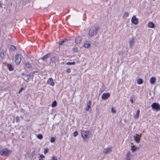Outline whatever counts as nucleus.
Here are the masks:
<instances>
[{
    "instance_id": "nucleus-1",
    "label": "nucleus",
    "mask_w": 160,
    "mask_h": 160,
    "mask_svg": "<svg viewBox=\"0 0 160 160\" xmlns=\"http://www.w3.org/2000/svg\"><path fill=\"white\" fill-rule=\"evenodd\" d=\"M81 134L83 140L85 141L86 139L89 138V135L90 134V132L88 130H80Z\"/></svg>"
},
{
    "instance_id": "nucleus-2",
    "label": "nucleus",
    "mask_w": 160,
    "mask_h": 160,
    "mask_svg": "<svg viewBox=\"0 0 160 160\" xmlns=\"http://www.w3.org/2000/svg\"><path fill=\"white\" fill-rule=\"evenodd\" d=\"M99 30V28L98 27H92L89 32V35L92 37L95 34H97Z\"/></svg>"
},
{
    "instance_id": "nucleus-3",
    "label": "nucleus",
    "mask_w": 160,
    "mask_h": 160,
    "mask_svg": "<svg viewBox=\"0 0 160 160\" xmlns=\"http://www.w3.org/2000/svg\"><path fill=\"white\" fill-rule=\"evenodd\" d=\"M11 152V150L7 148L3 149L0 151V154L3 156H8L10 154Z\"/></svg>"
},
{
    "instance_id": "nucleus-4",
    "label": "nucleus",
    "mask_w": 160,
    "mask_h": 160,
    "mask_svg": "<svg viewBox=\"0 0 160 160\" xmlns=\"http://www.w3.org/2000/svg\"><path fill=\"white\" fill-rule=\"evenodd\" d=\"M21 60V54L17 53L15 55V62L17 65H18L20 62Z\"/></svg>"
},
{
    "instance_id": "nucleus-5",
    "label": "nucleus",
    "mask_w": 160,
    "mask_h": 160,
    "mask_svg": "<svg viewBox=\"0 0 160 160\" xmlns=\"http://www.w3.org/2000/svg\"><path fill=\"white\" fill-rule=\"evenodd\" d=\"M151 107L152 109L158 111L160 110V105L158 103L154 102L151 105Z\"/></svg>"
},
{
    "instance_id": "nucleus-6",
    "label": "nucleus",
    "mask_w": 160,
    "mask_h": 160,
    "mask_svg": "<svg viewBox=\"0 0 160 160\" xmlns=\"http://www.w3.org/2000/svg\"><path fill=\"white\" fill-rule=\"evenodd\" d=\"M129 47L130 48H132L133 46L134 45L135 43V38L134 37H132L130 40L129 42Z\"/></svg>"
},
{
    "instance_id": "nucleus-7",
    "label": "nucleus",
    "mask_w": 160,
    "mask_h": 160,
    "mask_svg": "<svg viewBox=\"0 0 160 160\" xmlns=\"http://www.w3.org/2000/svg\"><path fill=\"white\" fill-rule=\"evenodd\" d=\"M33 72H31L29 74L25 75V77L27 78L26 79H24L26 82H28L30 79L32 78L33 77Z\"/></svg>"
},
{
    "instance_id": "nucleus-8",
    "label": "nucleus",
    "mask_w": 160,
    "mask_h": 160,
    "mask_svg": "<svg viewBox=\"0 0 160 160\" xmlns=\"http://www.w3.org/2000/svg\"><path fill=\"white\" fill-rule=\"evenodd\" d=\"M31 64L28 62H26L24 63V65L27 68H29L32 67V66H34L35 64L33 63V61L32 60L31 61Z\"/></svg>"
},
{
    "instance_id": "nucleus-9",
    "label": "nucleus",
    "mask_w": 160,
    "mask_h": 160,
    "mask_svg": "<svg viewBox=\"0 0 160 160\" xmlns=\"http://www.w3.org/2000/svg\"><path fill=\"white\" fill-rule=\"evenodd\" d=\"M131 21L135 25H137L138 23V20L135 15L132 16Z\"/></svg>"
},
{
    "instance_id": "nucleus-10",
    "label": "nucleus",
    "mask_w": 160,
    "mask_h": 160,
    "mask_svg": "<svg viewBox=\"0 0 160 160\" xmlns=\"http://www.w3.org/2000/svg\"><path fill=\"white\" fill-rule=\"evenodd\" d=\"M125 156L126 157L125 159L126 160H130L133 157V155L131 154L130 151L127 152Z\"/></svg>"
},
{
    "instance_id": "nucleus-11",
    "label": "nucleus",
    "mask_w": 160,
    "mask_h": 160,
    "mask_svg": "<svg viewBox=\"0 0 160 160\" xmlns=\"http://www.w3.org/2000/svg\"><path fill=\"white\" fill-rule=\"evenodd\" d=\"M112 146L109 147L104 149L103 152L107 154L111 152L112 151Z\"/></svg>"
},
{
    "instance_id": "nucleus-12",
    "label": "nucleus",
    "mask_w": 160,
    "mask_h": 160,
    "mask_svg": "<svg viewBox=\"0 0 160 160\" xmlns=\"http://www.w3.org/2000/svg\"><path fill=\"white\" fill-rule=\"evenodd\" d=\"M110 96V94L109 93H104L102 96L101 98L103 100H106Z\"/></svg>"
},
{
    "instance_id": "nucleus-13",
    "label": "nucleus",
    "mask_w": 160,
    "mask_h": 160,
    "mask_svg": "<svg viewBox=\"0 0 160 160\" xmlns=\"http://www.w3.org/2000/svg\"><path fill=\"white\" fill-rule=\"evenodd\" d=\"M47 84L52 86H53L54 85V82L52 78H50L48 79L47 82Z\"/></svg>"
},
{
    "instance_id": "nucleus-14",
    "label": "nucleus",
    "mask_w": 160,
    "mask_h": 160,
    "mask_svg": "<svg viewBox=\"0 0 160 160\" xmlns=\"http://www.w3.org/2000/svg\"><path fill=\"white\" fill-rule=\"evenodd\" d=\"M140 136H139L137 134H136L133 136L134 140L137 142H138L140 140Z\"/></svg>"
},
{
    "instance_id": "nucleus-15",
    "label": "nucleus",
    "mask_w": 160,
    "mask_h": 160,
    "mask_svg": "<svg viewBox=\"0 0 160 160\" xmlns=\"http://www.w3.org/2000/svg\"><path fill=\"white\" fill-rule=\"evenodd\" d=\"M132 144L133 145H132L131 146V150L132 152H133L136 151V150L139 149V148L133 145L132 143Z\"/></svg>"
},
{
    "instance_id": "nucleus-16",
    "label": "nucleus",
    "mask_w": 160,
    "mask_h": 160,
    "mask_svg": "<svg viewBox=\"0 0 160 160\" xmlns=\"http://www.w3.org/2000/svg\"><path fill=\"white\" fill-rule=\"evenodd\" d=\"M82 39V38L80 37H77L75 39V42L76 44L77 45L79 44L80 43Z\"/></svg>"
},
{
    "instance_id": "nucleus-17",
    "label": "nucleus",
    "mask_w": 160,
    "mask_h": 160,
    "mask_svg": "<svg viewBox=\"0 0 160 160\" xmlns=\"http://www.w3.org/2000/svg\"><path fill=\"white\" fill-rule=\"evenodd\" d=\"M91 45V43L89 41H85L84 43L83 47L85 48H89Z\"/></svg>"
},
{
    "instance_id": "nucleus-18",
    "label": "nucleus",
    "mask_w": 160,
    "mask_h": 160,
    "mask_svg": "<svg viewBox=\"0 0 160 160\" xmlns=\"http://www.w3.org/2000/svg\"><path fill=\"white\" fill-rule=\"evenodd\" d=\"M140 113V111L139 110H137L136 113L134 116V118L135 119H137L139 118V115Z\"/></svg>"
},
{
    "instance_id": "nucleus-19",
    "label": "nucleus",
    "mask_w": 160,
    "mask_h": 160,
    "mask_svg": "<svg viewBox=\"0 0 160 160\" xmlns=\"http://www.w3.org/2000/svg\"><path fill=\"white\" fill-rule=\"evenodd\" d=\"M148 26L151 28H154L155 27V24L152 22H149L148 24Z\"/></svg>"
},
{
    "instance_id": "nucleus-20",
    "label": "nucleus",
    "mask_w": 160,
    "mask_h": 160,
    "mask_svg": "<svg viewBox=\"0 0 160 160\" xmlns=\"http://www.w3.org/2000/svg\"><path fill=\"white\" fill-rule=\"evenodd\" d=\"M91 102L89 100L87 103V106L88 107V108H85V110L86 111H88L89 108L91 107Z\"/></svg>"
},
{
    "instance_id": "nucleus-21",
    "label": "nucleus",
    "mask_w": 160,
    "mask_h": 160,
    "mask_svg": "<svg viewBox=\"0 0 160 160\" xmlns=\"http://www.w3.org/2000/svg\"><path fill=\"white\" fill-rule=\"evenodd\" d=\"M156 81V78L154 77H152L150 80V82L151 84H153L155 83Z\"/></svg>"
},
{
    "instance_id": "nucleus-22",
    "label": "nucleus",
    "mask_w": 160,
    "mask_h": 160,
    "mask_svg": "<svg viewBox=\"0 0 160 160\" xmlns=\"http://www.w3.org/2000/svg\"><path fill=\"white\" fill-rule=\"evenodd\" d=\"M8 68L9 70L10 71H12L13 70V68L12 66L10 64H8Z\"/></svg>"
},
{
    "instance_id": "nucleus-23",
    "label": "nucleus",
    "mask_w": 160,
    "mask_h": 160,
    "mask_svg": "<svg viewBox=\"0 0 160 160\" xmlns=\"http://www.w3.org/2000/svg\"><path fill=\"white\" fill-rule=\"evenodd\" d=\"M50 54L48 53V54H46V55L44 56H43L42 58V59L43 60H46L47 58L48 57H49L50 56Z\"/></svg>"
},
{
    "instance_id": "nucleus-24",
    "label": "nucleus",
    "mask_w": 160,
    "mask_h": 160,
    "mask_svg": "<svg viewBox=\"0 0 160 160\" xmlns=\"http://www.w3.org/2000/svg\"><path fill=\"white\" fill-rule=\"evenodd\" d=\"M137 82L138 84H140L142 83V80L141 79H138L137 80Z\"/></svg>"
},
{
    "instance_id": "nucleus-25",
    "label": "nucleus",
    "mask_w": 160,
    "mask_h": 160,
    "mask_svg": "<svg viewBox=\"0 0 160 160\" xmlns=\"http://www.w3.org/2000/svg\"><path fill=\"white\" fill-rule=\"evenodd\" d=\"M129 15L128 12H126L123 15V18H127Z\"/></svg>"
},
{
    "instance_id": "nucleus-26",
    "label": "nucleus",
    "mask_w": 160,
    "mask_h": 160,
    "mask_svg": "<svg viewBox=\"0 0 160 160\" xmlns=\"http://www.w3.org/2000/svg\"><path fill=\"white\" fill-rule=\"evenodd\" d=\"M57 105V102L56 101H54L52 103V107H54Z\"/></svg>"
},
{
    "instance_id": "nucleus-27",
    "label": "nucleus",
    "mask_w": 160,
    "mask_h": 160,
    "mask_svg": "<svg viewBox=\"0 0 160 160\" xmlns=\"http://www.w3.org/2000/svg\"><path fill=\"white\" fill-rule=\"evenodd\" d=\"M10 49H11L12 51H15L16 50V48L13 45H12L11 46V47L10 48Z\"/></svg>"
},
{
    "instance_id": "nucleus-28",
    "label": "nucleus",
    "mask_w": 160,
    "mask_h": 160,
    "mask_svg": "<svg viewBox=\"0 0 160 160\" xmlns=\"http://www.w3.org/2000/svg\"><path fill=\"white\" fill-rule=\"evenodd\" d=\"M66 64L68 65H75V63L74 62H68Z\"/></svg>"
},
{
    "instance_id": "nucleus-29",
    "label": "nucleus",
    "mask_w": 160,
    "mask_h": 160,
    "mask_svg": "<svg viewBox=\"0 0 160 160\" xmlns=\"http://www.w3.org/2000/svg\"><path fill=\"white\" fill-rule=\"evenodd\" d=\"M51 60L52 62H55L56 60V58L55 57H53L51 58Z\"/></svg>"
},
{
    "instance_id": "nucleus-30",
    "label": "nucleus",
    "mask_w": 160,
    "mask_h": 160,
    "mask_svg": "<svg viewBox=\"0 0 160 160\" xmlns=\"http://www.w3.org/2000/svg\"><path fill=\"white\" fill-rule=\"evenodd\" d=\"M55 140V138L54 137H52L50 139V142H53Z\"/></svg>"
},
{
    "instance_id": "nucleus-31",
    "label": "nucleus",
    "mask_w": 160,
    "mask_h": 160,
    "mask_svg": "<svg viewBox=\"0 0 160 160\" xmlns=\"http://www.w3.org/2000/svg\"><path fill=\"white\" fill-rule=\"evenodd\" d=\"M37 137L39 139H41L42 138V135L40 134L37 136Z\"/></svg>"
},
{
    "instance_id": "nucleus-32",
    "label": "nucleus",
    "mask_w": 160,
    "mask_h": 160,
    "mask_svg": "<svg viewBox=\"0 0 160 160\" xmlns=\"http://www.w3.org/2000/svg\"><path fill=\"white\" fill-rule=\"evenodd\" d=\"M78 48L77 47H75L73 48V51L74 52H76L78 51Z\"/></svg>"
},
{
    "instance_id": "nucleus-33",
    "label": "nucleus",
    "mask_w": 160,
    "mask_h": 160,
    "mask_svg": "<svg viewBox=\"0 0 160 160\" xmlns=\"http://www.w3.org/2000/svg\"><path fill=\"white\" fill-rule=\"evenodd\" d=\"M111 112H112L113 113H115L116 112V111L114 109L113 107H112L111 109Z\"/></svg>"
},
{
    "instance_id": "nucleus-34",
    "label": "nucleus",
    "mask_w": 160,
    "mask_h": 160,
    "mask_svg": "<svg viewBox=\"0 0 160 160\" xmlns=\"http://www.w3.org/2000/svg\"><path fill=\"white\" fill-rule=\"evenodd\" d=\"M44 158V156L43 155H41L40 156V158H39V160H43L42 158Z\"/></svg>"
},
{
    "instance_id": "nucleus-35",
    "label": "nucleus",
    "mask_w": 160,
    "mask_h": 160,
    "mask_svg": "<svg viewBox=\"0 0 160 160\" xmlns=\"http://www.w3.org/2000/svg\"><path fill=\"white\" fill-rule=\"evenodd\" d=\"M78 132L77 131H75L74 133H73V136L75 137H76V136H77L78 135Z\"/></svg>"
},
{
    "instance_id": "nucleus-36",
    "label": "nucleus",
    "mask_w": 160,
    "mask_h": 160,
    "mask_svg": "<svg viewBox=\"0 0 160 160\" xmlns=\"http://www.w3.org/2000/svg\"><path fill=\"white\" fill-rule=\"evenodd\" d=\"M48 148H46L44 149V153H46L48 152Z\"/></svg>"
},
{
    "instance_id": "nucleus-37",
    "label": "nucleus",
    "mask_w": 160,
    "mask_h": 160,
    "mask_svg": "<svg viewBox=\"0 0 160 160\" xmlns=\"http://www.w3.org/2000/svg\"><path fill=\"white\" fill-rule=\"evenodd\" d=\"M64 42V40H63L62 41H61V42H59V45H62L63 43Z\"/></svg>"
},
{
    "instance_id": "nucleus-38",
    "label": "nucleus",
    "mask_w": 160,
    "mask_h": 160,
    "mask_svg": "<svg viewBox=\"0 0 160 160\" xmlns=\"http://www.w3.org/2000/svg\"><path fill=\"white\" fill-rule=\"evenodd\" d=\"M52 160H57V159L54 156H53L52 157Z\"/></svg>"
},
{
    "instance_id": "nucleus-39",
    "label": "nucleus",
    "mask_w": 160,
    "mask_h": 160,
    "mask_svg": "<svg viewBox=\"0 0 160 160\" xmlns=\"http://www.w3.org/2000/svg\"><path fill=\"white\" fill-rule=\"evenodd\" d=\"M0 55H1V57H3L4 56V54L3 52H1Z\"/></svg>"
},
{
    "instance_id": "nucleus-40",
    "label": "nucleus",
    "mask_w": 160,
    "mask_h": 160,
    "mask_svg": "<svg viewBox=\"0 0 160 160\" xmlns=\"http://www.w3.org/2000/svg\"><path fill=\"white\" fill-rule=\"evenodd\" d=\"M23 90V88H22L20 89V90H19V92H18V93H21V91Z\"/></svg>"
},
{
    "instance_id": "nucleus-41",
    "label": "nucleus",
    "mask_w": 160,
    "mask_h": 160,
    "mask_svg": "<svg viewBox=\"0 0 160 160\" xmlns=\"http://www.w3.org/2000/svg\"><path fill=\"white\" fill-rule=\"evenodd\" d=\"M66 71L68 73H69L71 71V69L70 68H68L67 70Z\"/></svg>"
},
{
    "instance_id": "nucleus-42",
    "label": "nucleus",
    "mask_w": 160,
    "mask_h": 160,
    "mask_svg": "<svg viewBox=\"0 0 160 160\" xmlns=\"http://www.w3.org/2000/svg\"><path fill=\"white\" fill-rule=\"evenodd\" d=\"M104 90V88L102 90L101 88L100 90V92H101V93L102 92H103Z\"/></svg>"
},
{
    "instance_id": "nucleus-43",
    "label": "nucleus",
    "mask_w": 160,
    "mask_h": 160,
    "mask_svg": "<svg viewBox=\"0 0 160 160\" xmlns=\"http://www.w3.org/2000/svg\"><path fill=\"white\" fill-rule=\"evenodd\" d=\"M2 8V3L0 2V8Z\"/></svg>"
},
{
    "instance_id": "nucleus-44",
    "label": "nucleus",
    "mask_w": 160,
    "mask_h": 160,
    "mask_svg": "<svg viewBox=\"0 0 160 160\" xmlns=\"http://www.w3.org/2000/svg\"><path fill=\"white\" fill-rule=\"evenodd\" d=\"M130 101H131V102L132 103H133V100L132 99H130Z\"/></svg>"
},
{
    "instance_id": "nucleus-45",
    "label": "nucleus",
    "mask_w": 160,
    "mask_h": 160,
    "mask_svg": "<svg viewBox=\"0 0 160 160\" xmlns=\"http://www.w3.org/2000/svg\"><path fill=\"white\" fill-rule=\"evenodd\" d=\"M86 108H88V106H87V107Z\"/></svg>"
},
{
    "instance_id": "nucleus-46",
    "label": "nucleus",
    "mask_w": 160,
    "mask_h": 160,
    "mask_svg": "<svg viewBox=\"0 0 160 160\" xmlns=\"http://www.w3.org/2000/svg\"><path fill=\"white\" fill-rule=\"evenodd\" d=\"M18 118H19L18 117H16V119H17Z\"/></svg>"
},
{
    "instance_id": "nucleus-47",
    "label": "nucleus",
    "mask_w": 160,
    "mask_h": 160,
    "mask_svg": "<svg viewBox=\"0 0 160 160\" xmlns=\"http://www.w3.org/2000/svg\"><path fill=\"white\" fill-rule=\"evenodd\" d=\"M22 75H24V73H22Z\"/></svg>"
}]
</instances>
